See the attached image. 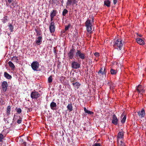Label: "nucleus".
I'll list each match as a JSON object with an SVG mask.
<instances>
[{"instance_id":"obj_12","label":"nucleus","mask_w":146,"mask_h":146,"mask_svg":"<svg viewBox=\"0 0 146 146\" xmlns=\"http://www.w3.org/2000/svg\"><path fill=\"white\" fill-rule=\"evenodd\" d=\"M137 92H139L141 94L144 92L143 87L141 85H139L137 86Z\"/></svg>"},{"instance_id":"obj_25","label":"nucleus","mask_w":146,"mask_h":146,"mask_svg":"<svg viewBox=\"0 0 146 146\" xmlns=\"http://www.w3.org/2000/svg\"><path fill=\"white\" fill-rule=\"evenodd\" d=\"M11 60L13 62H15L17 63L18 62V57L16 56H13L11 58Z\"/></svg>"},{"instance_id":"obj_20","label":"nucleus","mask_w":146,"mask_h":146,"mask_svg":"<svg viewBox=\"0 0 146 146\" xmlns=\"http://www.w3.org/2000/svg\"><path fill=\"white\" fill-rule=\"evenodd\" d=\"M98 74H101L102 75L104 74H106V72H105V68L104 69V71H103V69L102 68H101L100 70L98 72Z\"/></svg>"},{"instance_id":"obj_27","label":"nucleus","mask_w":146,"mask_h":146,"mask_svg":"<svg viewBox=\"0 0 146 146\" xmlns=\"http://www.w3.org/2000/svg\"><path fill=\"white\" fill-rule=\"evenodd\" d=\"M57 11L56 10H53L52 12L50 13V17H54L56 15Z\"/></svg>"},{"instance_id":"obj_10","label":"nucleus","mask_w":146,"mask_h":146,"mask_svg":"<svg viewBox=\"0 0 146 146\" xmlns=\"http://www.w3.org/2000/svg\"><path fill=\"white\" fill-rule=\"evenodd\" d=\"M137 113L139 117L142 118L145 117V112L144 109L142 108L141 111H139L137 112Z\"/></svg>"},{"instance_id":"obj_52","label":"nucleus","mask_w":146,"mask_h":146,"mask_svg":"<svg viewBox=\"0 0 146 146\" xmlns=\"http://www.w3.org/2000/svg\"><path fill=\"white\" fill-rule=\"evenodd\" d=\"M23 143L24 144V145L25 146H26V142H24Z\"/></svg>"},{"instance_id":"obj_36","label":"nucleus","mask_w":146,"mask_h":146,"mask_svg":"<svg viewBox=\"0 0 146 146\" xmlns=\"http://www.w3.org/2000/svg\"><path fill=\"white\" fill-rule=\"evenodd\" d=\"M52 76H50L48 78V82L49 83H50L52 82Z\"/></svg>"},{"instance_id":"obj_23","label":"nucleus","mask_w":146,"mask_h":146,"mask_svg":"<svg viewBox=\"0 0 146 146\" xmlns=\"http://www.w3.org/2000/svg\"><path fill=\"white\" fill-rule=\"evenodd\" d=\"M84 110L86 113L90 115H92L94 113L93 112L87 110L85 107L84 108Z\"/></svg>"},{"instance_id":"obj_1","label":"nucleus","mask_w":146,"mask_h":146,"mask_svg":"<svg viewBox=\"0 0 146 146\" xmlns=\"http://www.w3.org/2000/svg\"><path fill=\"white\" fill-rule=\"evenodd\" d=\"M113 47L115 48L121 50L123 47V44L122 40L121 39H118L115 41L113 42Z\"/></svg>"},{"instance_id":"obj_56","label":"nucleus","mask_w":146,"mask_h":146,"mask_svg":"<svg viewBox=\"0 0 146 146\" xmlns=\"http://www.w3.org/2000/svg\"><path fill=\"white\" fill-rule=\"evenodd\" d=\"M136 90H137V87L136 88Z\"/></svg>"},{"instance_id":"obj_38","label":"nucleus","mask_w":146,"mask_h":146,"mask_svg":"<svg viewBox=\"0 0 146 146\" xmlns=\"http://www.w3.org/2000/svg\"><path fill=\"white\" fill-rule=\"evenodd\" d=\"M52 4H57L58 2V0H52Z\"/></svg>"},{"instance_id":"obj_3","label":"nucleus","mask_w":146,"mask_h":146,"mask_svg":"<svg viewBox=\"0 0 146 146\" xmlns=\"http://www.w3.org/2000/svg\"><path fill=\"white\" fill-rule=\"evenodd\" d=\"M31 67L34 71H38V69L39 67V64L37 61L33 62L31 64Z\"/></svg>"},{"instance_id":"obj_37","label":"nucleus","mask_w":146,"mask_h":146,"mask_svg":"<svg viewBox=\"0 0 146 146\" xmlns=\"http://www.w3.org/2000/svg\"><path fill=\"white\" fill-rule=\"evenodd\" d=\"M16 111L18 113L20 114L22 110L20 108H17Z\"/></svg>"},{"instance_id":"obj_16","label":"nucleus","mask_w":146,"mask_h":146,"mask_svg":"<svg viewBox=\"0 0 146 146\" xmlns=\"http://www.w3.org/2000/svg\"><path fill=\"white\" fill-rule=\"evenodd\" d=\"M42 36H39L37 38V39L36 40V43L39 45L40 43L42 42Z\"/></svg>"},{"instance_id":"obj_50","label":"nucleus","mask_w":146,"mask_h":146,"mask_svg":"<svg viewBox=\"0 0 146 146\" xmlns=\"http://www.w3.org/2000/svg\"><path fill=\"white\" fill-rule=\"evenodd\" d=\"M92 22H94V17H92Z\"/></svg>"},{"instance_id":"obj_43","label":"nucleus","mask_w":146,"mask_h":146,"mask_svg":"<svg viewBox=\"0 0 146 146\" xmlns=\"http://www.w3.org/2000/svg\"><path fill=\"white\" fill-rule=\"evenodd\" d=\"M94 55L96 57H98L100 56V54L98 52H96L94 54Z\"/></svg>"},{"instance_id":"obj_21","label":"nucleus","mask_w":146,"mask_h":146,"mask_svg":"<svg viewBox=\"0 0 146 146\" xmlns=\"http://www.w3.org/2000/svg\"><path fill=\"white\" fill-rule=\"evenodd\" d=\"M8 64L9 65L11 68L13 70H14L15 66L13 64L11 61H9L8 62Z\"/></svg>"},{"instance_id":"obj_29","label":"nucleus","mask_w":146,"mask_h":146,"mask_svg":"<svg viewBox=\"0 0 146 146\" xmlns=\"http://www.w3.org/2000/svg\"><path fill=\"white\" fill-rule=\"evenodd\" d=\"M90 20L89 19L87 20L85 22V26L86 27L92 25V24L90 23Z\"/></svg>"},{"instance_id":"obj_26","label":"nucleus","mask_w":146,"mask_h":146,"mask_svg":"<svg viewBox=\"0 0 146 146\" xmlns=\"http://www.w3.org/2000/svg\"><path fill=\"white\" fill-rule=\"evenodd\" d=\"M67 108L69 110L70 112L72 111L73 110V107L71 103L69 104Z\"/></svg>"},{"instance_id":"obj_34","label":"nucleus","mask_w":146,"mask_h":146,"mask_svg":"<svg viewBox=\"0 0 146 146\" xmlns=\"http://www.w3.org/2000/svg\"><path fill=\"white\" fill-rule=\"evenodd\" d=\"M70 80L71 82L73 83L75 82H76L77 80L76 78L72 77L70 78Z\"/></svg>"},{"instance_id":"obj_53","label":"nucleus","mask_w":146,"mask_h":146,"mask_svg":"<svg viewBox=\"0 0 146 146\" xmlns=\"http://www.w3.org/2000/svg\"><path fill=\"white\" fill-rule=\"evenodd\" d=\"M135 40H136V41H137V38H135Z\"/></svg>"},{"instance_id":"obj_14","label":"nucleus","mask_w":146,"mask_h":146,"mask_svg":"<svg viewBox=\"0 0 146 146\" xmlns=\"http://www.w3.org/2000/svg\"><path fill=\"white\" fill-rule=\"evenodd\" d=\"M50 106L51 109L52 110H56L57 105L56 103L54 102H52L50 104Z\"/></svg>"},{"instance_id":"obj_54","label":"nucleus","mask_w":146,"mask_h":146,"mask_svg":"<svg viewBox=\"0 0 146 146\" xmlns=\"http://www.w3.org/2000/svg\"><path fill=\"white\" fill-rule=\"evenodd\" d=\"M6 4L7 5H7V2H6Z\"/></svg>"},{"instance_id":"obj_11","label":"nucleus","mask_w":146,"mask_h":146,"mask_svg":"<svg viewBox=\"0 0 146 146\" xmlns=\"http://www.w3.org/2000/svg\"><path fill=\"white\" fill-rule=\"evenodd\" d=\"M76 3H77V2L76 0H68L66 4V7H67V6H70L72 4L74 5Z\"/></svg>"},{"instance_id":"obj_6","label":"nucleus","mask_w":146,"mask_h":146,"mask_svg":"<svg viewBox=\"0 0 146 146\" xmlns=\"http://www.w3.org/2000/svg\"><path fill=\"white\" fill-rule=\"evenodd\" d=\"M49 30L51 33H54L55 31V23L54 21L51 22L49 27Z\"/></svg>"},{"instance_id":"obj_42","label":"nucleus","mask_w":146,"mask_h":146,"mask_svg":"<svg viewBox=\"0 0 146 146\" xmlns=\"http://www.w3.org/2000/svg\"><path fill=\"white\" fill-rule=\"evenodd\" d=\"M92 146H101L100 143H96L94 144Z\"/></svg>"},{"instance_id":"obj_8","label":"nucleus","mask_w":146,"mask_h":146,"mask_svg":"<svg viewBox=\"0 0 146 146\" xmlns=\"http://www.w3.org/2000/svg\"><path fill=\"white\" fill-rule=\"evenodd\" d=\"M1 86L3 91L4 92H5L7 89L8 84L7 82L6 81H3L2 83Z\"/></svg>"},{"instance_id":"obj_33","label":"nucleus","mask_w":146,"mask_h":146,"mask_svg":"<svg viewBox=\"0 0 146 146\" xmlns=\"http://www.w3.org/2000/svg\"><path fill=\"white\" fill-rule=\"evenodd\" d=\"M35 31L36 33V36H38L41 35V31H39L37 29H35Z\"/></svg>"},{"instance_id":"obj_18","label":"nucleus","mask_w":146,"mask_h":146,"mask_svg":"<svg viewBox=\"0 0 146 146\" xmlns=\"http://www.w3.org/2000/svg\"><path fill=\"white\" fill-rule=\"evenodd\" d=\"M123 131H120L118 133L117 137L118 139H122L123 138Z\"/></svg>"},{"instance_id":"obj_7","label":"nucleus","mask_w":146,"mask_h":146,"mask_svg":"<svg viewBox=\"0 0 146 146\" xmlns=\"http://www.w3.org/2000/svg\"><path fill=\"white\" fill-rule=\"evenodd\" d=\"M72 67L74 69H76L79 68L80 66V63H78L76 61L73 62L72 63Z\"/></svg>"},{"instance_id":"obj_47","label":"nucleus","mask_w":146,"mask_h":146,"mask_svg":"<svg viewBox=\"0 0 146 146\" xmlns=\"http://www.w3.org/2000/svg\"><path fill=\"white\" fill-rule=\"evenodd\" d=\"M13 1V0H7V1L8 2L10 3H11Z\"/></svg>"},{"instance_id":"obj_44","label":"nucleus","mask_w":146,"mask_h":146,"mask_svg":"<svg viewBox=\"0 0 146 146\" xmlns=\"http://www.w3.org/2000/svg\"><path fill=\"white\" fill-rule=\"evenodd\" d=\"M121 143L119 145V146H125V143L123 142L122 141H120Z\"/></svg>"},{"instance_id":"obj_49","label":"nucleus","mask_w":146,"mask_h":146,"mask_svg":"<svg viewBox=\"0 0 146 146\" xmlns=\"http://www.w3.org/2000/svg\"><path fill=\"white\" fill-rule=\"evenodd\" d=\"M28 110L27 111L28 112V111L30 112L31 111V109H30L28 108Z\"/></svg>"},{"instance_id":"obj_46","label":"nucleus","mask_w":146,"mask_h":146,"mask_svg":"<svg viewBox=\"0 0 146 146\" xmlns=\"http://www.w3.org/2000/svg\"><path fill=\"white\" fill-rule=\"evenodd\" d=\"M60 63H61V62H58V64L57 67L58 68H60L61 67Z\"/></svg>"},{"instance_id":"obj_45","label":"nucleus","mask_w":146,"mask_h":146,"mask_svg":"<svg viewBox=\"0 0 146 146\" xmlns=\"http://www.w3.org/2000/svg\"><path fill=\"white\" fill-rule=\"evenodd\" d=\"M113 4L114 5H115L117 2V0H113Z\"/></svg>"},{"instance_id":"obj_2","label":"nucleus","mask_w":146,"mask_h":146,"mask_svg":"<svg viewBox=\"0 0 146 146\" xmlns=\"http://www.w3.org/2000/svg\"><path fill=\"white\" fill-rule=\"evenodd\" d=\"M76 55L82 60L84 59L86 57L85 54L82 52L81 50H77Z\"/></svg>"},{"instance_id":"obj_22","label":"nucleus","mask_w":146,"mask_h":146,"mask_svg":"<svg viewBox=\"0 0 146 146\" xmlns=\"http://www.w3.org/2000/svg\"><path fill=\"white\" fill-rule=\"evenodd\" d=\"M11 110V107L10 106H8L6 109V113L8 115L10 114V111Z\"/></svg>"},{"instance_id":"obj_28","label":"nucleus","mask_w":146,"mask_h":146,"mask_svg":"<svg viewBox=\"0 0 146 146\" xmlns=\"http://www.w3.org/2000/svg\"><path fill=\"white\" fill-rule=\"evenodd\" d=\"M8 27L11 32H13V31L14 27L12 24L9 23Z\"/></svg>"},{"instance_id":"obj_55","label":"nucleus","mask_w":146,"mask_h":146,"mask_svg":"<svg viewBox=\"0 0 146 146\" xmlns=\"http://www.w3.org/2000/svg\"><path fill=\"white\" fill-rule=\"evenodd\" d=\"M135 123H134V125H135Z\"/></svg>"},{"instance_id":"obj_5","label":"nucleus","mask_w":146,"mask_h":146,"mask_svg":"<svg viewBox=\"0 0 146 146\" xmlns=\"http://www.w3.org/2000/svg\"><path fill=\"white\" fill-rule=\"evenodd\" d=\"M40 96V94L38 92L34 91H32L31 94V97L32 99H37L39 98Z\"/></svg>"},{"instance_id":"obj_13","label":"nucleus","mask_w":146,"mask_h":146,"mask_svg":"<svg viewBox=\"0 0 146 146\" xmlns=\"http://www.w3.org/2000/svg\"><path fill=\"white\" fill-rule=\"evenodd\" d=\"M72 85L75 88L77 89H78L81 85L79 82L77 81L72 83Z\"/></svg>"},{"instance_id":"obj_24","label":"nucleus","mask_w":146,"mask_h":146,"mask_svg":"<svg viewBox=\"0 0 146 146\" xmlns=\"http://www.w3.org/2000/svg\"><path fill=\"white\" fill-rule=\"evenodd\" d=\"M123 117L122 120H121V122L122 123H124L125 122L126 118V116L125 115H124L123 113H122V114L121 118L123 117Z\"/></svg>"},{"instance_id":"obj_31","label":"nucleus","mask_w":146,"mask_h":146,"mask_svg":"<svg viewBox=\"0 0 146 146\" xmlns=\"http://www.w3.org/2000/svg\"><path fill=\"white\" fill-rule=\"evenodd\" d=\"M68 13V11L66 9H64L62 12V15L63 16H66V15Z\"/></svg>"},{"instance_id":"obj_9","label":"nucleus","mask_w":146,"mask_h":146,"mask_svg":"<svg viewBox=\"0 0 146 146\" xmlns=\"http://www.w3.org/2000/svg\"><path fill=\"white\" fill-rule=\"evenodd\" d=\"M118 120L115 114H113L112 116V123L115 125L118 124Z\"/></svg>"},{"instance_id":"obj_48","label":"nucleus","mask_w":146,"mask_h":146,"mask_svg":"<svg viewBox=\"0 0 146 146\" xmlns=\"http://www.w3.org/2000/svg\"><path fill=\"white\" fill-rule=\"evenodd\" d=\"M54 17H50V18H51V19H50V21L52 22V21L53 20V18Z\"/></svg>"},{"instance_id":"obj_41","label":"nucleus","mask_w":146,"mask_h":146,"mask_svg":"<svg viewBox=\"0 0 146 146\" xmlns=\"http://www.w3.org/2000/svg\"><path fill=\"white\" fill-rule=\"evenodd\" d=\"M22 121V118L20 117H19V119L18 120L17 122L18 124L21 123Z\"/></svg>"},{"instance_id":"obj_51","label":"nucleus","mask_w":146,"mask_h":146,"mask_svg":"<svg viewBox=\"0 0 146 146\" xmlns=\"http://www.w3.org/2000/svg\"><path fill=\"white\" fill-rule=\"evenodd\" d=\"M138 36L141 37L142 36V35H139L137 33V36Z\"/></svg>"},{"instance_id":"obj_32","label":"nucleus","mask_w":146,"mask_h":146,"mask_svg":"<svg viewBox=\"0 0 146 146\" xmlns=\"http://www.w3.org/2000/svg\"><path fill=\"white\" fill-rule=\"evenodd\" d=\"M7 16H5L3 19H2V22L3 23H6L7 21Z\"/></svg>"},{"instance_id":"obj_15","label":"nucleus","mask_w":146,"mask_h":146,"mask_svg":"<svg viewBox=\"0 0 146 146\" xmlns=\"http://www.w3.org/2000/svg\"><path fill=\"white\" fill-rule=\"evenodd\" d=\"M104 4L107 7H110L111 2L109 0H105L104 2Z\"/></svg>"},{"instance_id":"obj_19","label":"nucleus","mask_w":146,"mask_h":146,"mask_svg":"<svg viewBox=\"0 0 146 146\" xmlns=\"http://www.w3.org/2000/svg\"><path fill=\"white\" fill-rule=\"evenodd\" d=\"M4 76L6 78L8 79H11L12 78L11 76L8 74L7 72H5L4 73Z\"/></svg>"},{"instance_id":"obj_39","label":"nucleus","mask_w":146,"mask_h":146,"mask_svg":"<svg viewBox=\"0 0 146 146\" xmlns=\"http://www.w3.org/2000/svg\"><path fill=\"white\" fill-rule=\"evenodd\" d=\"M71 26V25L69 24L67 26H66L65 27V31H66L68 30L69 28Z\"/></svg>"},{"instance_id":"obj_17","label":"nucleus","mask_w":146,"mask_h":146,"mask_svg":"<svg viewBox=\"0 0 146 146\" xmlns=\"http://www.w3.org/2000/svg\"><path fill=\"white\" fill-rule=\"evenodd\" d=\"M137 43L142 45L144 44L145 42L142 39L137 38Z\"/></svg>"},{"instance_id":"obj_4","label":"nucleus","mask_w":146,"mask_h":146,"mask_svg":"<svg viewBox=\"0 0 146 146\" xmlns=\"http://www.w3.org/2000/svg\"><path fill=\"white\" fill-rule=\"evenodd\" d=\"M76 50L74 48H71L68 54V58L69 59H72L74 56Z\"/></svg>"},{"instance_id":"obj_35","label":"nucleus","mask_w":146,"mask_h":146,"mask_svg":"<svg viewBox=\"0 0 146 146\" xmlns=\"http://www.w3.org/2000/svg\"><path fill=\"white\" fill-rule=\"evenodd\" d=\"M92 25L86 27L87 31L88 32H90L92 30Z\"/></svg>"},{"instance_id":"obj_40","label":"nucleus","mask_w":146,"mask_h":146,"mask_svg":"<svg viewBox=\"0 0 146 146\" xmlns=\"http://www.w3.org/2000/svg\"><path fill=\"white\" fill-rule=\"evenodd\" d=\"M3 135L2 134H0V142H1L3 138Z\"/></svg>"},{"instance_id":"obj_30","label":"nucleus","mask_w":146,"mask_h":146,"mask_svg":"<svg viewBox=\"0 0 146 146\" xmlns=\"http://www.w3.org/2000/svg\"><path fill=\"white\" fill-rule=\"evenodd\" d=\"M110 72L111 74L112 75H114L116 74L117 73V71L116 70L111 69L110 70Z\"/></svg>"}]
</instances>
